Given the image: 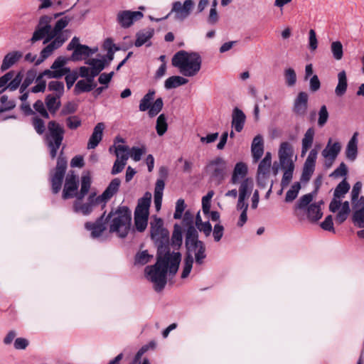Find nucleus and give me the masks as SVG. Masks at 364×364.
I'll list each match as a JSON object with an SVG mask.
<instances>
[{"instance_id": "f257e3e1", "label": "nucleus", "mask_w": 364, "mask_h": 364, "mask_svg": "<svg viewBox=\"0 0 364 364\" xmlns=\"http://www.w3.org/2000/svg\"><path fill=\"white\" fill-rule=\"evenodd\" d=\"M151 237L158 247L157 261L155 264L145 268L146 278L154 284L156 291L162 290L167 282V275H174L181 261L179 252H167L166 245L169 242V232L164 227V221L156 216L150 222Z\"/></svg>"}, {"instance_id": "f03ea898", "label": "nucleus", "mask_w": 364, "mask_h": 364, "mask_svg": "<svg viewBox=\"0 0 364 364\" xmlns=\"http://www.w3.org/2000/svg\"><path fill=\"white\" fill-rule=\"evenodd\" d=\"M52 20V16L47 15L41 16L31 39V41L34 43L46 37L43 44L50 42L41 50V57L36 62L37 65L51 55L55 50L60 48L69 38L68 31L64 28L69 24L70 18L65 16L58 19L53 28L50 24Z\"/></svg>"}, {"instance_id": "7ed1b4c3", "label": "nucleus", "mask_w": 364, "mask_h": 364, "mask_svg": "<svg viewBox=\"0 0 364 364\" xmlns=\"http://www.w3.org/2000/svg\"><path fill=\"white\" fill-rule=\"evenodd\" d=\"M186 246L187 255L184 259L181 278L188 277L193 267V258L197 265H201L206 257L205 247L203 242L198 240V235L196 229L190 226L186 231Z\"/></svg>"}, {"instance_id": "20e7f679", "label": "nucleus", "mask_w": 364, "mask_h": 364, "mask_svg": "<svg viewBox=\"0 0 364 364\" xmlns=\"http://www.w3.org/2000/svg\"><path fill=\"white\" fill-rule=\"evenodd\" d=\"M171 63L183 76L193 77L200 70L202 58L197 52L179 50L173 56Z\"/></svg>"}, {"instance_id": "39448f33", "label": "nucleus", "mask_w": 364, "mask_h": 364, "mask_svg": "<svg viewBox=\"0 0 364 364\" xmlns=\"http://www.w3.org/2000/svg\"><path fill=\"white\" fill-rule=\"evenodd\" d=\"M91 183L92 181L90 173H84L81 176L80 190L77 191L79 185L78 176L73 172L69 173L65 178L62 193L63 198L66 200L75 197L77 200H82L88 193Z\"/></svg>"}, {"instance_id": "423d86ee", "label": "nucleus", "mask_w": 364, "mask_h": 364, "mask_svg": "<svg viewBox=\"0 0 364 364\" xmlns=\"http://www.w3.org/2000/svg\"><path fill=\"white\" fill-rule=\"evenodd\" d=\"M132 213L125 207H119L112 210L105 219L109 225V232L115 233L119 237H125L131 226Z\"/></svg>"}, {"instance_id": "0eeeda50", "label": "nucleus", "mask_w": 364, "mask_h": 364, "mask_svg": "<svg viewBox=\"0 0 364 364\" xmlns=\"http://www.w3.org/2000/svg\"><path fill=\"white\" fill-rule=\"evenodd\" d=\"M350 185L343 179L336 187L333 193V198L329 204V210L332 213L338 212L336 216V220L339 224L343 223L348 218L350 209L348 201L341 203V199L348 192Z\"/></svg>"}, {"instance_id": "6e6552de", "label": "nucleus", "mask_w": 364, "mask_h": 364, "mask_svg": "<svg viewBox=\"0 0 364 364\" xmlns=\"http://www.w3.org/2000/svg\"><path fill=\"white\" fill-rule=\"evenodd\" d=\"M63 135L64 129L58 123L54 121L48 122L46 142L52 159H54L57 155V151L63 139Z\"/></svg>"}, {"instance_id": "1a4fd4ad", "label": "nucleus", "mask_w": 364, "mask_h": 364, "mask_svg": "<svg viewBox=\"0 0 364 364\" xmlns=\"http://www.w3.org/2000/svg\"><path fill=\"white\" fill-rule=\"evenodd\" d=\"M151 194L146 193L142 198L139 200L134 212V222L137 230L142 232L147 226L149 209L150 206Z\"/></svg>"}, {"instance_id": "9d476101", "label": "nucleus", "mask_w": 364, "mask_h": 364, "mask_svg": "<svg viewBox=\"0 0 364 364\" xmlns=\"http://www.w3.org/2000/svg\"><path fill=\"white\" fill-rule=\"evenodd\" d=\"M155 91L150 90L140 100L139 109L141 112L148 110V114L150 117L156 116L162 109L164 102L162 98H157L151 105L154 100Z\"/></svg>"}, {"instance_id": "9b49d317", "label": "nucleus", "mask_w": 364, "mask_h": 364, "mask_svg": "<svg viewBox=\"0 0 364 364\" xmlns=\"http://www.w3.org/2000/svg\"><path fill=\"white\" fill-rule=\"evenodd\" d=\"M66 168V159L62 155H60L57 160V165L54 173L50 176L52 191L53 193H58L61 189Z\"/></svg>"}, {"instance_id": "f8f14e48", "label": "nucleus", "mask_w": 364, "mask_h": 364, "mask_svg": "<svg viewBox=\"0 0 364 364\" xmlns=\"http://www.w3.org/2000/svg\"><path fill=\"white\" fill-rule=\"evenodd\" d=\"M194 6L193 0H185L183 3L179 1H174L170 14H174L176 20L183 21L191 15Z\"/></svg>"}, {"instance_id": "ddd939ff", "label": "nucleus", "mask_w": 364, "mask_h": 364, "mask_svg": "<svg viewBox=\"0 0 364 364\" xmlns=\"http://www.w3.org/2000/svg\"><path fill=\"white\" fill-rule=\"evenodd\" d=\"M80 200H81L77 199L74 202L73 210L75 213H80L84 215L90 214L96 205L102 204L101 201L98 200L95 193H91L89 195L86 203H82Z\"/></svg>"}, {"instance_id": "4468645a", "label": "nucleus", "mask_w": 364, "mask_h": 364, "mask_svg": "<svg viewBox=\"0 0 364 364\" xmlns=\"http://www.w3.org/2000/svg\"><path fill=\"white\" fill-rule=\"evenodd\" d=\"M341 150V144L338 141L332 143V139H329L327 145L321 152L322 156L326 160V164L331 166Z\"/></svg>"}, {"instance_id": "2eb2a0df", "label": "nucleus", "mask_w": 364, "mask_h": 364, "mask_svg": "<svg viewBox=\"0 0 364 364\" xmlns=\"http://www.w3.org/2000/svg\"><path fill=\"white\" fill-rule=\"evenodd\" d=\"M143 16V14L139 11H122L117 14V19L122 27L129 28L134 21L141 19Z\"/></svg>"}, {"instance_id": "dca6fc26", "label": "nucleus", "mask_w": 364, "mask_h": 364, "mask_svg": "<svg viewBox=\"0 0 364 364\" xmlns=\"http://www.w3.org/2000/svg\"><path fill=\"white\" fill-rule=\"evenodd\" d=\"M318 151L316 149H311L304 163L303 172L301 180L303 181H308L312 176L314 169L316 161L317 159Z\"/></svg>"}, {"instance_id": "f3484780", "label": "nucleus", "mask_w": 364, "mask_h": 364, "mask_svg": "<svg viewBox=\"0 0 364 364\" xmlns=\"http://www.w3.org/2000/svg\"><path fill=\"white\" fill-rule=\"evenodd\" d=\"M308 94L305 92H299L294 102L293 112L298 117H304L308 109Z\"/></svg>"}, {"instance_id": "a211bd4d", "label": "nucleus", "mask_w": 364, "mask_h": 364, "mask_svg": "<svg viewBox=\"0 0 364 364\" xmlns=\"http://www.w3.org/2000/svg\"><path fill=\"white\" fill-rule=\"evenodd\" d=\"M208 171L210 174V177L219 184L225 178V166L220 161L212 162L208 166Z\"/></svg>"}, {"instance_id": "6ab92c4d", "label": "nucleus", "mask_w": 364, "mask_h": 364, "mask_svg": "<svg viewBox=\"0 0 364 364\" xmlns=\"http://www.w3.org/2000/svg\"><path fill=\"white\" fill-rule=\"evenodd\" d=\"M246 116L242 109L235 107L232 113L231 127L237 132H240L244 128Z\"/></svg>"}, {"instance_id": "aec40b11", "label": "nucleus", "mask_w": 364, "mask_h": 364, "mask_svg": "<svg viewBox=\"0 0 364 364\" xmlns=\"http://www.w3.org/2000/svg\"><path fill=\"white\" fill-rule=\"evenodd\" d=\"M121 181L119 178H114L109 184L102 195L98 196V200L101 201L103 206L119 190Z\"/></svg>"}, {"instance_id": "412c9836", "label": "nucleus", "mask_w": 364, "mask_h": 364, "mask_svg": "<svg viewBox=\"0 0 364 364\" xmlns=\"http://www.w3.org/2000/svg\"><path fill=\"white\" fill-rule=\"evenodd\" d=\"M105 214H103L95 223H85V228L91 232V236L93 238H97L102 235V232L105 230L107 223L104 220Z\"/></svg>"}, {"instance_id": "4be33fe9", "label": "nucleus", "mask_w": 364, "mask_h": 364, "mask_svg": "<svg viewBox=\"0 0 364 364\" xmlns=\"http://www.w3.org/2000/svg\"><path fill=\"white\" fill-rule=\"evenodd\" d=\"M104 129L105 124L103 122H99L96 124L94 127L92 135L88 140V149H93L97 146L99 143L102 141Z\"/></svg>"}, {"instance_id": "5701e85b", "label": "nucleus", "mask_w": 364, "mask_h": 364, "mask_svg": "<svg viewBox=\"0 0 364 364\" xmlns=\"http://www.w3.org/2000/svg\"><path fill=\"white\" fill-rule=\"evenodd\" d=\"M247 174V166L243 162H238L235 164L230 182L231 183L235 185L238 183L240 181H242L243 179L247 178L246 176Z\"/></svg>"}, {"instance_id": "b1692460", "label": "nucleus", "mask_w": 364, "mask_h": 364, "mask_svg": "<svg viewBox=\"0 0 364 364\" xmlns=\"http://www.w3.org/2000/svg\"><path fill=\"white\" fill-rule=\"evenodd\" d=\"M251 152L255 162H257L264 154V141L261 135H257L252 141Z\"/></svg>"}, {"instance_id": "393cba45", "label": "nucleus", "mask_w": 364, "mask_h": 364, "mask_svg": "<svg viewBox=\"0 0 364 364\" xmlns=\"http://www.w3.org/2000/svg\"><path fill=\"white\" fill-rule=\"evenodd\" d=\"M353 221L355 226L364 228V198L361 197L355 205V210L353 213Z\"/></svg>"}, {"instance_id": "a878e982", "label": "nucleus", "mask_w": 364, "mask_h": 364, "mask_svg": "<svg viewBox=\"0 0 364 364\" xmlns=\"http://www.w3.org/2000/svg\"><path fill=\"white\" fill-rule=\"evenodd\" d=\"M271 164L267 163V161H261L257 170L258 184L264 186L270 172Z\"/></svg>"}, {"instance_id": "bb28decb", "label": "nucleus", "mask_w": 364, "mask_h": 364, "mask_svg": "<svg viewBox=\"0 0 364 364\" xmlns=\"http://www.w3.org/2000/svg\"><path fill=\"white\" fill-rule=\"evenodd\" d=\"M110 153L114 152L117 160L127 161L129 157V149L128 146L122 144H113L109 148Z\"/></svg>"}, {"instance_id": "cd10ccee", "label": "nucleus", "mask_w": 364, "mask_h": 364, "mask_svg": "<svg viewBox=\"0 0 364 364\" xmlns=\"http://www.w3.org/2000/svg\"><path fill=\"white\" fill-rule=\"evenodd\" d=\"M94 78L95 77L90 75V77L87 79L77 81L74 88L75 93L80 94L81 92L91 91L94 87H96V84L94 82Z\"/></svg>"}, {"instance_id": "c85d7f7f", "label": "nucleus", "mask_w": 364, "mask_h": 364, "mask_svg": "<svg viewBox=\"0 0 364 364\" xmlns=\"http://www.w3.org/2000/svg\"><path fill=\"white\" fill-rule=\"evenodd\" d=\"M358 133L353 134V136L348 141L346 149V158L352 161H355L358 154Z\"/></svg>"}, {"instance_id": "c756f323", "label": "nucleus", "mask_w": 364, "mask_h": 364, "mask_svg": "<svg viewBox=\"0 0 364 364\" xmlns=\"http://www.w3.org/2000/svg\"><path fill=\"white\" fill-rule=\"evenodd\" d=\"M238 197L247 198L254 188V181L252 178H247L240 181Z\"/></svg>"}, {"instance_id": "7c9ffc66", "label": "nucleus", "mask_w": 364, "mask_h": 364, "mask_svg": "<svg viewBox=\"0 0 364 364\" xmlns=\"http://www.w3.org/2000/svg\"><path fill=\"white\" fill-rule=\"evenodd\" d=\"M314 135L315 131L313 128H309L305 132L304 137L301 140V156H304L307 153L308 150L312 146Z\"/></svg>"}, {"instance_id": "2f4dec72", "label": "nucleus", "mask_w": 364, "mask_h": 364, "mask_svg": "<svg viewBox=\"0 0 364 364\" xmlns=\"http://www.w3.org/2000/svg\"><path fill=\"white\" fill-rule=\"evenodd\" d=\"M68 62V58L63 56H60L57 58L55 61L53 63L50 68L54 71H57L60 74V78L65 75L70 73V70L69 68L66 67L65 65Z\"/></svg>"}, {"instance_id": "473e14b6", "label": "nucleus", "mask_w": 364, "mask_h": 364, "mask_svg": "<svg viewBox=\"0 0 364 364\" xmlns=\"http://www.w3.org/2000/svg\"><path fill=\"white\" fill-rule=\"evenodd\" d=\"M21 57L22 53L21 52L14 51L9 53L4 58L2 64L1 65V70L2 71L8 70L13 65H14Z\"/></svg>"}, {"instance_id": "72a5a7b5", "label": "nucleus", "mask_w": 364, "mask_h": 364, "mask_svg": "<svg viewBox=\"0 0 364 364\" xmlns=\"http://www.w3.org/2000/svg\"><path fill=\"white\" fill-rule=\"evenodd\" d=\"M188 79L179 75L169 77L164 82V87L166 90L176 88L179 86L187 84Z\"/></svg>"}, {"instance_id": "f704fd0d", "label": "nucleus", "mask_w": 364, "mask_h": 364, "mask_svg": "<svg viewBox=\"0 0 364 364\" xmlns=\"http://www.w3.org/2000/svg\"><path fill=\"white\" fill-rule=\"evenodd\" d=\"M338 85L335 89V93L337 96H343L347 90L348 83L346 73L344 70L341 71L338 74Z\"/></svg>"}, {"instance_id": "c9c22d12", "label": "nucleus", "mask_w": 364, "mask_h": 364, "mask_svg": "<svg viewBox=\"0 0 364 364\" xmlns=\"http://www.w3.org/2000/svg\"><path fill=\"white\" fill-rule=\"evenodd\" d=\"M92 53L87 46L81 45L73 50L71 58L73 60H81L90 56Z\"/></svg>"}, {"instance_id": "e433bc0d", "label": "nucleus", "mask_w": 364, "mask_h": 364, "mask_svg": "<svg viewBox=\"0 0 364 364\" xmlns=\"http://www.w3.org/2000/svg\"><path fill=\"white\" fill-rule=\"evenodd\" d=\"M91 68L90 75L93 77L99 75V73L105 68V63L100 59H90L86 62Z\"/></svg>"}, {"instance_id": "4c0bfd02", "label": "nucleus", "mask_w": 364, "mask_h": 364, "mask_svg": "<svg viewBox=\"0 0 364 364\" xmlns=\"http://www.w3.org/2000/svg\"><path fill=\"white\" fill-rule=\"evenodd\" d=\"M154 35V30L151 28L142 31L136 34V40L134 43L135 46L140 47L146 43Z\"/></svg>"}, {"instance_id": "58836bf2", "label": "nucleus", "mask_w": 364, "mask_h": 364, "mask_svg": "<svg viewBox=\"0 0 364 364\" xmlns=\"http://www.w3.org/2000/svg\"><path fill=\"white\" fill-rule=\"evenodd\" d=\"M323 213L319 205L316 203L311 204L307 208V216L311 221H317L321 218Z\"/></svg>"}, {"instance_id": "ea45409f", "label": "nucleus", "mask_w": 364, "mask_h": 364, "mask_svg": "<svg viewBox=\"0 0 364 364\" xmlns=\"http://www.w3.org/2000/svg\"><path fill=\"white\" fill-rule=\"evenodd\" d=\"M23 80V74L21 72L14 74L13 78L8 82V85L0 91V93L9 90L10 91L16 90L21 85Z\"/></svg>"}, {"instance_id": "a19ab883", "label": "nucleus", "mask_w": 364, "mask_h": 364, "mask_svg": "<svg viewBox=\"0 0 364 364\" xmlns=\"http://www.w3.org/2000/svg\"><path fill=\"white\" fill-rule=\"evenodd\" d=\"M60 97L48 95L46 98V105L51 113H55L60 106Z\"/></svg>"}, {"instance_id": "79ce46f5", "label": "nucleus", "mask_w": 364, "mask_h": 364, "mask_svg": "<svg viewBox=\"0 0 364 364\" xmlns=\"http://www.w3.org/2000/svg\"><path fill=\"white\" fill-rule=\"evenodd\" d=\"M168 129L167 117L164 114H161L157 119L156 124V130L159 136L164 135Z\"/></svg>"}, {"instance_id": "37998d69", "label": "nucleus", "mask_w": 364, "mask_h": 364, "mask_svg": "<svg viewBox=\"0 0 364 364\" xmlns=\"http://www.w3.org/2000/svg\"><path fill=\"white\" fill-rule=\"evenodd\" d=\"M331 51L333 58L336 60H341L343 56V48L342 43L338 41H333L331 44Z\"/></svg>"}, {"instance_id": "c03bdc74", "label": "nucleus", "mask_w": 364, "mask_h": 364, "mask_svg": "<svg viewBox=\"0 0 364 364\" xmlns=\"http://www.w3.org/2000/svg\"><path fill=\"white\" fill-rule=\"evenodd\" d=\"M301 189V184L299 182H295L287 192L285 201L290 203L293 201L298 196L299 192Z\"/></svg>"}, {"instance_id": "a18cd8bd", "label": "nucleus", "mask_w": 364, "mask_h": 364, "mask_svg": "<svg viewBox=\"0 0 364 364\" xmlns=\"http://www.w3.org/2000/svg\"><path fill=\"white\" fill-rule=\"evenodd\" d=\"M48 89L49 91L55 92V96L60 97L64 92V84L60 81L53 80L48 83Z\"/></svg>"}, {"instance_id": "49530a36", "label": "nucleus", "mask_w": 364, "mask_h": 364, "mask_svg": "<svg viewBox=\"0 0 364 364\" xmlns=\"http://www.w3.org/2000/svg\"><path fill=\"white\" fill-rule=\"evenodd\" d=\"M294 149L291 144L287 141L282 142L278 151L279 156H293Z\"/></svg>"}, {"instance_id": "de8ad7c7", "label": "nucleus", "mask_w": 364, "mask_h": 364, "mask_svg": "<svg viewBox=\"0 0 364 364\" xmlns=\"http://www.w3.org/2000/svg\"><path fill=\"white\" fill-rule=\"evenodd\" d=\"M286 84L288 87H293L296 82V75L293 68H289L284 72Z\"/></svg>"}, {"instance_id": "09e8293b", "label": "nucleus", "mask_w": 364, "mask_h": 364, "mask_svg": "<svg viewBox=\"0 0 364 364\" xmlns=\"http://www.w3.org/2000/svg\"><path fill=\"white\" fill-rule=\"evenodd\" d=\"M36 77V72L34 70H28L26 73V76L24 80L22 82L20 86V92H23L26 91L28 87L32 84Z\"/></svg>"}, {"instance_id": "8fccbe9b", "label": "nucleus", "mask_w": 364, "mask_h": 364, "mask_svg": "<svg viewBox=\"0 0 364 364\" xmlns=\"http://www.w3.org/2000/svg\"><path fill=\"white\" fill-rule=\"evenodd\" d=\"M172 244L175 246H181L182 244L183 236L182 230L181 226L178 225H174V230L172 235Z\"/></svg>"}, {"instance_id": "3c124183", "label": "nucleus", "mask_w": 364, "mask_h": 364, "mask_svg": "<svg viewBox=\"0 0 364 364\" xmlns=\"http://www.w3.org/2000/svg\"><path fill=\"white\" fill-rule=\"evenodd\" d=\"M146 147L141 146V147L133 146L129 150V156L135 161L141 160V156L146 153Z\"/></svg>"}, {"instance_id": "603ef678", "label": "nucleus", "mask_w": 364, "mask_h": 364, "mask_svg": "<svg viewBox=\"0 0 364 364\" xmlns=\"http://www.w3.org/2000/svg\"><path fill=\"white\" fill-rule=\"evenodd\" d=\"M0 112L10 110L16 106L15 102L14 100H9L6 95H2L0 97Z\"/></svg>"}, {"instance_id": "864d4df0", "label": "nucleus", "mask_w": 364, "mask_h": 364, "mask_svg": "<svg viewBox=\"0 0 364 364\" xmlns=\"http://www.w3.org/2000/svg\"><path fill=\"white\" fill-rule=\"evenodd\" d=\"M153 257L146 250L139 252L135 257V263L140 265H144L148 263Z\"/></svg>"}, {"instance_id": "5fc2aeb1", "label": "nucleus", "mask_w": 364, "mask_h": 364, "mask_svg": "<svg viewBox=\"0 0 364 364\" xmlns=\"http://www.w3.org/2000/svg\"><path fill=\"white\" fill-rule=\"evenodd\" d=\"M329 114L326 105H322L318 112V125L323 127L328 121Z\"/></svg>"}, {"instance_id": "6e6d98bb", "label": "nucleus", "mask_w": 364, "mask_h": 364, "mask_svg": "<svg viewBox=\"0 0 364 364\" xmlns=\"http://www.w3.org/2000/svg\"><path fill=\"white\" fill-rule=\"evenodd\" d=\"M284 172L281 181V186L282 188L287 187L291 182L293 177V171L294 168H284Z\"/></svg>"}, {"instance_id": "4d7b16f0", "label": "nucleus", "mask_w": 364, "mask_h": 364, "mask_svg": "<svg viewBox=\"0 0 364 364\" xmlns=\"http://www.w3.org/2000/svg\"><path fill=\"white\" fill-rule=\"evenodd\" d=\"M36 85L31 88V92L33 93L43 92L46 88V80L38 75L36 78Z\"/></svg>"}, {"instance_id": "13d9d810", "label": "nucleus", "mask_w": 364, "mask_h": 364, "mask_svg": "<svg viewBox=\"0 0 364 364\" xmlns=\"http://www.w3.org/2000/svg\"><path fill=\"white\" fill-rule=\"evenodd\" d=\"M186 204L183 199H178L176 204V210L173 214L175 219H181L185 210Z\"/></svg>"}, {"instance_id": "bf43d9fd", "label": "nucleus", "mask_w": 364, "mask_h": 364, "mask_svg": "<svg viewBox=\"0 0 364 364\" xmlns=\"http://www.w3.org/2000/svg\"><path fill=\"white\" fill-rule=\"evenodd\" d=\"M66 124L70 129H76L81 125V120L77 116H70L66 119Z\"/></svg>"}, {"instance_id": "052dcab7", "label": "nucleus", "mask_w": 364, "mask_h": 364, "mask_svg": "<svg viewBox=\"0 0 364 364\" xmlns=\"http://www.w3.org/2000/svg\"><path fill=\"white\" fill-rule=\"evenodd\" d=\"M313 200V196L311 193L306 194L300 198L296 204V208H305Z\"/></svg>"}, {"instance_id": "680f3d73", "label": "nucleus", "mask_w": 364, "mask_h": 364, "mask_svg": "<svg viewBox=\"0 0 364 364\" xmlns=\"http://www.w3.org/2000/svg\"><path fill=\"white\" fill-rule=\"evenodd\" d=\"M219 18L220 16L217 9H215L214 8H210L208 16L207 17V23L209 25H215L218 22Z\"/></svg>"}, {"instance_id": "e2e57ef3", "label": "nucleus", "mask_w": 364, "mask_h": 364, "mask_svg": "<svg viewBox=\"0 0 364 364\" xmlns=\"http://www.w3.org/2000/svg\"><path fill=\"white\" fill-rule=\"evenodd\" d=\"M32 124L38 134H42L45 132V124L41 119L33 117Z\"/></svg>"}, {"instance_id": "0e129e2a", "label": "nucleus", "mask_w": 364, "mask_h": 364, "mask_svg": "<svg viewBox=\"0 0 364 364\" xmlns=\"http://www.w3.org/2000/svg\"><path fill=\"white\" fill-rule=\"evenodd\" d=\"M33 107L43 117L49 118V114L45 108L44 104L41 100H37L33 105Z\"/></svg>"}, {"instance_id": "69168bd1", "label": "nucleus", "mask_w": 364, "mask_h": 364, "mask_svg": "<svg viewBox=\"0 0 364 364\" xmlns=\"http://www.w3.org/2000/svg\"><path fill=\"white\" fill-rule=\"evenodd\" d=\"M321 227L324 230L335 232L332 216L328 215L326 217L325 220L321 223Z\"/></svg>"}, {"instance_id": "338daca9", "label": "nucleus", "mask_w": 364, "mask_h": 364, "mask_svg": "<svg viewBox=\"0 0 364 364\" xmlns=\"http://www.w3.org/2000/svg\"><path fill=\"white\" fill-rule=\"evenodd\" d=\"M309 46L311 50H315L318 47L316 34L314 29H310L309 32Z\"/></svg>"}, {"instance_id": "774afa93", "label": "nucleus", "mask_w": 364, "mask_h": 364, "mask_svg": "<svg viewBox=\"0 0 364 364\" xmlns=\"http://www.w3.org/2000/svg\"><path fill=\"white\" fill-rule=\"evenodd\" d=\"M348 173V168L344 163H341L339 166L332 172L331 176L338 178L346 176Z\"/></svg>"}]
</instances>
